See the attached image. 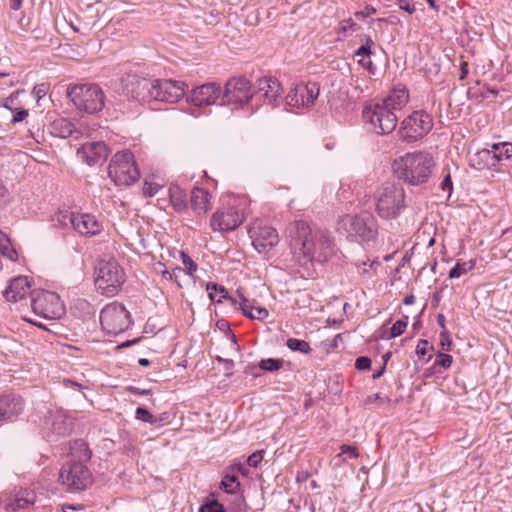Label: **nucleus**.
<instances>
[{
  "label": "nucleus",
  "mask_w": 512,
  "mask_h": 512,
  "mask_svg": "<svg viewBox=\"0 0 512 512\" xmlns=\"http://www.w3.org/2000/svg\"><path fill=\"white\" fill-rule=\"evenodd\" d=\"M185 94L183 82L170 79H154L152 100L161 102H177Z\"/></svg>",
  "instance_id": "obj_18"
},
{
  "label": "nucleus",
  "mask_w": 512,
  "mask_h": 512,
  "mask_svg": "<svg viewBox=\"0 0 512 512\" xmlns=\"http://www.w3.org/2000/svg\"><path fill=\"white\" fill-rule=\"evenodd\" d=\"M33 312L44 319L56 320L65 315V305L60 296L47 290H35L31 293Z\"/></svg>",
  "instance_id": "obj_8"
},
{
  "label": "nucleus",
  "mask_w": 512,
  "mask_h": 512,
  "mask_svg": "<svg viewBox=\"0 0 512 512\" xmlns=\"http://www.w3.org/2000/svg\"><path fill=\"white\" fill-rule=\"evenodd\" d=\"M432 127V116L424 110H418L403 119L398 135L404 142L413 143L428 134Z\"/></svg>",
  "instance_id": "obj_10"
},
{
  "label": "nucleus",
  "mask_w": 512,
  "mask_h": 512,
  "mask_svg": "<svg viewBox=\"0 0 512 512\" xmlns=\"http://www.w3.org/2000/svg\"><path fill=\"white\" fill-rule=\"evenodd\" d=\"M344 25L340 27V32H347V31H356L358 29V26L355 22H353L352 19H348L344 21Z\"/></svg>",
  "instance_id": "obj_56"
},
{
  "label": "nucleus",
  "mask_w": 512,
  "mask_h": 512,
  "mask_svg": "<svg viewBox=\"0 0 512 512\" xmlns=\"http://www.w3.org/2000/svg\"><path fill=\"white\" fill-rule=\"evenodd\" d=\"M362 116L365 123L369 125V129L378 135L391 133L398 122V115L378 102L365 106Z\"/></svg>",
  "instance_id": "obj_11"
},
{
  "label": "nucleus",
  "mask_w": 512,
  "mask_h": 512,
  "mask_svg": "<svg viewBox=\"0 0 512 512\" xmlns=\"http://www.w3.org/2000/svg\"><path fill=\"white\" fill-rule=\"evenodd\" d=\"M124 272L114 259L102 260L96 268L95 286L108 297L114 296L124 283Z\"/></svg>",
  "instance_id": "obj_6"
},
{
  "label": "nucleus",
  "mask_w": 512,
  "mask_h": 512,
  "mask_svg": "<svg viewBox=\"0 0 512 512\" xmlns=\"http://www.w3.org/2000/svg\"><path fill=\"white\" fill-rule=\"evenodd\" d=\"M23 0H9L10 8L17 11L21 8Z\"/></svg>",
  "instance_id": "obj_64"
},
{
  "label": "nucleus",
  "mask_w": 512,
  "mask_h": 512,
  "mask_svg": "<svg viewBox=\"0 0 512 512\" xmlns=\"http://www.w3.org/2000/svg\"><path fill=\"white\" fill-rule=\"evenodd\" d=\"M475 266L474 261L457 263L449 272L450 278H459L460 276L466 274L468 271L472 270Z\"/></svg>",
  "instance_id": "obj_38"
},
{
  "label": "nucleus",
  "mask_w": 512,
  "mask_h": 512,
  "mask_svg": "<svg viewBox=\"0 0 512 512\" xmlns=\"http://www.w3.org/2000/svg\"><path fill=\"white\" fill-rule=\"evenodd\" d=\"M441 188L444 192H448V195H451L452 190H453V184H452L451 177L449 174H447L444 177V179L441 183Z\"/></svg>",
  "instance_id": "obj_55"
},
{
  "label": "nucleus",
  "mask_w": 512,
  "mask_h": 512,
  "mask_svg": "<svg viewBox=\"0 0 512 512\" xmlns=\"http://www.w3.org/2000/svg\"><path fill=\"white\" fill-rule=\"evenodd\" d=\"M253 96L251 84L243 76L233 77L227 81L222 96L223 105L240 107L248 103Z\"/></svg>",
  "instance_id": "obj_16"
},
{
  "label": "nucleus",
  "mask_w": 512,
  "mask_h": 512,
  "mask_svg": "<svg viewBox=\"0 0 512 512\" xmlns=\"http://www.w3.org/2000/svg\"><path fill=\"white\" fill-rule=\"evenodd\" d=\"M284 360L282 359H275V358H268V359H262L258 366L262 370L274 372L283 367Z\"/></svg>",
  "instance_id": "obj_39"
},
{
  "label": "nucleus",
  "mask_w": 512,
  "mask_h": 512,
  "mask_svg": "<svg viewBox=\"0 0 512 512\" xmlns=\"http://www.w3.org/2000/svg\"><path fill=\"white\" fill-rule=\"evenodd\" d=\"M69 454L71 456L70 461H81L85 464L87 461L91 459V451L88 447V444L82 440H74L70 442Z\"/></svg>",
  "instance_id": "obj_30"
},
{
  "label": "nucleus",
  "mask_w": 512,
  "mask_h": 512,
  "mask_svg": "<svg viewBox=\"0 0 512 512\" xmlns=\"http://www.w3.org/2000/svg\"><path fill=\"white\" fill-rule=\"evenodd\" d=\"M24 402L20 396L7 394L0 396V421H11L22 413Z\"/></svg>",
  "instance_id": "obj_26"
},
{
  "label": "nucleus",
  "mask_w": 512,
  "mask_h": 512,
  "mask_svg": "<svg viewBox=\"0 0 512 512\" xmlns=\"http://www.w3.org/2000/svg\"><path fill=\"white\" fill-rule=\"evenodd\" d=\"M50 132L53 136L59 138L74 137L78 139L84 132L75 126V124L67 118L55 119L50 125Z\"/></svg>",
  "instance_id": "obj_28"
},
{
  "label": "nucleus",
  "mask_w": 512,
  "mask_h": 512,
  "mask_svg": "<svg viewBox=\"0 0 512 512\" xmlns=\"http://www.w3.org/2000/svg\"><path fill=\"white\" fill-rule=\"evenodd\" d=\"M254 248L259 253H266L279 241L276 229L271 226L254 224L249 230Z\"/></svg>",
  "instance_id": "obj_20"
},
{
  "label": "nucleus",
  "mask_w": 512,
  "mask_h": 512,
  "mask_svg": "<svg viewBox=\"0 0 512 512\" xmlns=\"http://www.w3.org/2000/svg\"><path fill=\"white\" fill-rule=\"evenodd\" d=\"M124 82L127 95L140 101L152 100L154 80L136 75H128Z\"/></svg>",
  "instance_id": "obj_21"
},
{
  "label": "nucleus",
  "mask_w": 512,
  "mask_h": 512,
  "mask_svg": "<svg viewBox=\"0 0 512 512\" xmlns=\"http://www.w3.org/2000/svg\"><path fill=\"white\" fill-rule=\"evenodd\" d=\"M160 189L161 186L159 184L146 181L143 185V194L148 197H153Z\"/></svg>",
  "instance_id": "obj_45"
},
{
  "label": "nucleus",
  "mask_w": 512,
  "mask_h": 512,
  "mask_svg": "<svg viewBox=\"0 0 512 512\" xmlns=\"http://www.w3.org/2000/svg\"><path fill=\"white\" fill-rule=\"evenodd\" d=\"M199 512H225V509L221 503L217 500H213L209 503L202 505Z\"/></svg>",
  "instance_id": "obj_41"
},
{
  "label": "nucleus",
  "mask_w": 512,
  "mask_h": 512,
  "mask_svg": "<svg viewBox=\"0 0 512 512\" xmlns=\"http://www.w3.org/2000/svg\"><path fill=\"white\" fill-rule=\"evenodd\" d=\"M264 98L266 104L276 107L279 105V99L282 92L280 82L273 77H263L258 80V91Z\"/></svg>",
  "instance_id": "obj_25"
},
{
  "label": "nucleus",
  "mask_w": 512,
  "mask_h": 512,
  "mask_svg": "<svg viewBox=\"0 0 512 512\" xmlns=\"http://www.w3.org/2000/svg\"><path fill=\"white\" fill-rule=\"evenodd\" d=\"M408 101L409 93L407 89L404 86H398L391 90L387 97L378 101V103L397 115L406 106Z\"/></svg>",
  "instance_id": "obj_27"
},
{
  "label": "nucleus",
  "mask_w": 512,
  "mask_h": 512,
  "mask_svg": "<svg viewBox=\"0 0 512 512\" xmlns=\"http://www.w3.org/2000/svg\"><path fill=\"white\" fill-rule=\"evenodd\" d=\"M407 326V321L404 320H398L396 321L390 330V337L395 338L400 335H402L405 331V328Z\"/></svg>",
  "instance_id": "obj_44"
},
{
  "label": "nucleus",
  "mask_w": 512,
  "mask_h": 512,
  "mask_svg": "<svg viewBox=\"0 0 512 512\" xmlns=\"http://www.w3.org/2000/svg\"><path fill=\"white\" fill-rule=\"evenodd\" d=\"M342 455L346 456L344 458V460H346L347 458H350V459L357 458L359 456V453L355 446L343 444L340 447V453L338 456H342Z\"/></svg>",
  "instance_id": "obj_42"
},
{
  "label": "nucleus",
  "mask_w": 512,
  "mask_h": 512,
  "mask_svg": "<svg viewBox=\"0 0 512 512\" xmlns=\"http://www.w3.org/2000/svg\"><path fill=\"white\" fill-rule=\"evenodd\" d=\"M263 455H264L263 450H258L256 452H254L253 454H251L247 459L248 465L256 468L258 466V464L263 460Z\"/></svg>",
  "instance_id": "obj_48"
},
{
  "label": "nucleus",
  "mask_w": 512,
  "mask_h": 512,
  "mask_svg": "<svg viewBox=\"0 0 512 512\" xmlns=\"http://www.w3.org/2000/svg\"><path fill=\"white\" fill-rule=\"evenodd\" d=\"M433 166V158L428 153L414 152L396 159L393 169L399 179L411 185H420L428 180Z\"/></svg>",
  "instance_id": "obj_2"
},
{
  "label": "nucleus",
  "mask_w": 512,
  "mask_h": 512,
  "mask_svg": "<svg viewBox=\"0 0 512 512\" xmlns=\"http://www.w3.org/2000/svg\"><path fill=\"white\" fill-rule=\"evenodd\" d=\"M376 401H379L380 403H389L390 398L388 396H383L381 393H375L373 395H369L365 399V404H373Z\"/></svg>",
  "instance_id": "obj_51"
},
{
  "label": "nucleus",
  "mask_w": 512,
  "mask_h": 512,
  "mask_svg": "<svg viewBox=\"0 0 512 512\" xmlns=\"http://www.w3.org/2000/svg\"><path fill=\"white\" fill-rule=\"evenodd\" d=\"M460 80H463L467 77L468 75V63L467 62H462L461 65H460Z\"/></svg>",
  "instance_id": "obj_62"
},
{
  "label": "nucleus",
  "mask_w": 512,
  "mask_h": 512,
  "mask_svg": "<svg viewBox=\"0 0 512 512\" xmlns=\"http://www.w3.org/2000/svg\"><path fill=\"white\" fill-rule=\"evenodd\" d=\"M0 253L10 260L17 259L16 250L11 246L10 239L2 231H0Z\"/></svg>",
  "instance_id": "obj_35"
},
{
  "label": "nucleus",
  "mask_w": 512,
  "mask_h": 512,
  "mask_svg": "<svg viewBox=\"0 0 512 512\" xmlns=\"http://www.w3.org/2000/svg\"><path fill=\"white\" fill-rule=\"evenodd\" d=\"M206 289L208 291L209 298L213 302L220 303L222 302V299L228 298V292L222 286L218 287L214 283H208Z\"/></svg>",
  "instance_id": "obj_36"
},
{
  "label": "nucleus",
  "mask_w": 512,
  "mask_h": 512,
  "mask_svg": "<svg viewBox=\"0 0 512 512\" xmlns=\"http://www.w3.org/2000/svg\"><path fill=\"white\" fill-rule=\"evenodd\" d=\"M429 347V343L427 340H420L416 346V354L419 358H423L426 353L427 349Z\"/></svg>",
  "instance_id": "obj_54"
},
{
  "label": "nucleus",
  "mask_w": 512,
  "mask_h": 512,
  "mask_svg": "<svg viewBox=\"0 0 512 512\" xmlns=\"http://www.w3.org/2000/svg\"><path fill=\"white\" fill-rule=\"evenodd\" d=\"M100 323L107 334L118 335L130 326V314L124 305L113 302L101 310Z\"/></svg>",
  "instance_id": "obj_13"
},
{
  "label": "nucleus",
  "mask_w": 512,
  "mask_h": 512,
  "mask_svg": "<svg viewBox=\"0 0 512 512\" xmlns=\"http://www.w3.org/2000/svg\"><path fill=\"white\" fill-rule=\"evenodd\" d=\"M372 361L369 357L360 356L355 361V368L358 370H369L371 368Z\"/></svg>",
  "instance_id": "obj_47"
},
{
  "label": "nucleus",
  "mask_w": 512,
  "mask_h": 512,
  "mask_svg": "<svg viewBox=\"0 0 512 512\" xmlns=\"http://www.w3.org/2000/svg\"><path fill=\"white\" fill-rule=\"evenodd\" d=\"M376 211L381 218L392 219L404 208L405 192L395 183H384L375 192Z\"/></svg>",
  "instance_id": "obj_5"
},
{
  "label": "nucleus",
  "mask_w": 512,
  "mask_h": 512,
  "mask_svg": "<svg viewBox=\"0 0 512 512\" xmlns=\"http://www.w3.org/2000/svg\"><path fill=\"white\" fill-rule=\"evenodd\" d=\"M182 263L184 265V271L188 274H192L197 269V264L184 252H181Z\"/></svg>",
  "instance_id": "obj_46"
},
{
  "label": "nucleus",
  "mask_w": 512,
  "mask_h": 512,
  "mask_svg": "<svg viewBox=\"0 0 512 512\" xmlns=\"http://www.w3.org/2000/svg\"><path fill=\"white\" fill-rule=\"evenodd\" d=\"M108 176L119 187L134 184L140 177V171L133 153L129 150L115 153L108 166Z\"/></svg>",
  "instance_id": "obj_3"
},
{
  "label": "nucleus",
  "mask_w": 512,
  "mask_h": 512,
  "mask_svg": "<svg viewBox=\"0 0 512 512\" xmlns=\"http://www.w3.org/2000/svg\"><path fill=\"white\" fill-rule=\"evenodd\" d=\"M170 202L173 208L181 212L187 208L186 194L178 186L169 189Z\"/></svg>",
  "instance_id": "obj_34"
},
{
  "label": "nucleus",
  "mask_w": 512,
  "mask_h": 512,
  "mask_svg": "<svg viewBox=\"0 0 512 512\" xmlns=\"http://www.w3.org/2000/svg\"><path fill=\"white\" fill-rule=\"evenodd\" d=\"M240 487L238 476L234 473H226L220 483V489L228 494H237Z\"/></svg>",
  "instance_id": "obj_33"
},
{
  "label": "nucleus",
  "mask_w": 512,
  "mask_h": 512,
  "mask_svg": "<svg viewBox=\"0 0 512 512\" xmlns=\"http://www.w3.org/2000/svg\"><path fill=\"white\" fill-rule=\"evenodd\" d=\"M486 161L491 160V165L496 166L504 161L510 160L512 157V143L499 142L494 143L490 148H484L478 153Z\"/></svg>",
  "instance_id": "obj_24"
},
{
  "label": "nucleus",
  "mask_w": 512,
  "mask_h": 512,
  "mask_svg": "<svg viewBox=\"0 0 512 512\" xmlns=\"http://www.w3.org/2000/svg\"><path fill=\"white\" fill-rule=\"evenodd\" d=\"M373 45V41L369 35H365V44L360 46L356 52V56H369L371 54V47Z\"/></svg>",
  "instance_id": "obj_43"
},
{
  "label": "nucleus",
  "mask_w": 512,
  "mask_h": 512,
  "mask_svg": "<svg viewBox=\"0 0 512 512\" xmlns=\"http://www.w3.org/2000/svg\"><path fill=\"white\" fill-rule=\"evenodd\" d=\"M399 8L408 12L409 14H413L416 10L415 4L412 0H399Z\"/></svg>",
  "instance_id": "obj_53"
},
{
  "label": "nucleus",
  "mask_w": 512,
  "mask_h": 512,
  "mask_svg": "<svg viewBox=\"0 0 512 512\" xmlns=\"http://www.w3.org/2000/svg\"><path fill=\"white\" fill-rule=\"evenodd\" d=\"M221 94L220 84L209 82L195 87L187 97V102L195 107L210 106L217 102Z\"/></svg>",
  "instance_id": "obj_19"
},
{
  "label": "nucleus",
  "mask_w": 512,
  "mask_h": 512,
  "mask_svg": "<svg viewBox=\"0 0 512 512\" xmlns=\"http://www.w3.org/2000/svg\"><path fill=\"white\" fill-rule=\"evenodd\" d=\"M183 273H184V269L181 267H175L174 269H172V280H174L179 287H180V283L178 282V277L180 276V274H183Z\"/></svg>",
  "instance_id": "obj_60"
},
{
  "label": "nucleus",
  "mask_w": 512,
  "mask_h": 512,
  "mask_svg": "<svg viewBox=\"0 0 512 512\" xmlns=\"http://www.w3.org/2000/svg\"><path fill=\"white\" fill-rule=\"evenodd\" d=\"M319 86L317 83H300L287 94L286 105L292 108L310 107L319 96Z\"/></svg>",
  "instance_id": "obj_17"
},
{
  "label": "nucleus",
  "mask_w": 512,
  "mask_h": 512,
  "mask_svg": "<svg viewBox=\"0 0 512 512\" xmlns=\"http://www.w3.org/2000/svg\"><path fill=\"white\" fill-rule=\"evenodd\" d=\"M210 194L207 190L199 187L191 191V207L197 216H205L209 210Z\"/></svg>",
  "instance_id": "obj_29"
},
{
  "label": "nucleus",
  "mask_w": 512,
  "mask_h": 512,
  "mask_svg": "<svg viewBox=\"0 0 512 512\" xmlns=\"http://www.w3.org/2000/svg\"><path fill=\"white\" fill-rule=\"evenodd\" d=\"M108 155L109 149L102 141L87 142L77 150V156L89 166L104 162Z\"/></svg>",
  "instance_id": "obj_22"
},
{
  "label": "nucleus",
  "mask_w": 512,
  "mask_h": 512,
  "mask_svg": "<svg viewBox=\"0 0 512 512\" xmlns=\"http://www.w3.org/2000/svg\"><path fill=\"white\" fill-rule=\"evenodd\" d=\"M376 13V9L373 7V6H370V5H367L365 7V12L364 11H360V12H356V17H366L368 15H371V14H374Z\"/></svg>",
  "instance_id": "obj_58"
},
{
  "label": "nucleus",
  "mask_w": 512,
  "mask_h": 512,
  "mask_svg": "<svg viewBox=\"0 0 512 512\" xmlns=\"http://www.w3.org/2000/svg\"><path fill=\"white\" fill-rule=\"evenodd\" d=\"M67 96L74 106L87 113L93 114L103 109L105 95L97 84H74L67 88Z\"/></svg>",
  "instance_id": "obj_4"
},
{
  "label": "nucleus",
  "mask_w": 512,
  "mask_h": 512,
  "mask_svg": "<svg viewBox=\"0 0 512 512\" xmlns=\"http://www.w3.org/2000/svg\"><path fill=\"white\" fill-rule=\"evenodd\" d=\"M31 284L27 277L19 276L11 279L5 290L3 296L9 302H18L25 300L27 295H31Z\"/></svg>",
  "instance_id": "obj_23"
},
{
  "label": "nucleus",
  "mask_w": 512,
  "mask_h": 512,
  "mask_svg": "<svg viewBox=\"0 0 512 512\" xmlns=\"http://www.w3.org/2000/svg\"><path fill=\"white\" fill-rule=\"evenodd\" d=\"M9 192L3 182L0 180V200L6 199Z\"/></svg>",
  "instance_id": "obj_63"
},
{
  "label": "nucleus",
  "mask_w": 512,
  "mask_h": 512,
  "mask_svg": "<svg viewBox=\"0 0 512 512\" xmlns=\"http://www.w3.org/2000/svg\"><path fill=\"white\" fill-rule=\"evenodd\" d=\"M286 345L291 351L300 352L302 354H309L312 351L307 341L297 338H289Z\"/></svg>",
  "instance_id": "obj_37"
},
{
  "label": "nucleus",
  "mask_w": 512,
  "mask_h": 512,
  "mask_svg": "<svg viewBox=\"0 0 512 512\" xmlns=\"http://www.w3.org/2000/svg\"><path fill=\"white\" fill-rule=\"evenodd\" d=\"M128 390L133 393V394H136V395H148L150 394V390L149 389H140V388H137V387H133V386H130L128 388Z\"/></svg>",
  "instance_id": "obj_59"
},
{
  "label": "nucleus",
  "mask_w": 512,
  "mask_h": 512,
  "mask_svg": "<svg viewBox=\"0 0 512 512\" xmlns=\"http://www.w3.org/2000/svg\"><path fill=\"white\" fill-rule=\"evenodd\" d=\"M62 485L71 491H82L92 484V473L81 461H68L59 471Z\"/></svg>",
  "instance_id": "obj_12"
},
{
  "label": "nucleus",
  "mask_w": 512,
  "mask_h": 512,
  "mask_svg": "<svg viewBox=\"0 0 512 512\" xmlns=\"http://www.w3.org/2000/svg\"><path fill=\"white\" fill-rule=\"evenodd\" d=\"M36 499L35 493L29 490H23L18 494L12 501H10L6 507L12 511L24 509L34 504Z\"/></svg>",
  "instance_id": "obj_31"
},
{
  "label": "nucleus",
  "mask_w": 512,
  "mask_h": 512,
  "mask_svg": "<svg viewBox=\"0 0 512 512\" xmlns=\"http://www.w3.org/2000/svg\"><path fill=\"white\" fill-rule=\"evenodd\" d=\"M47 91H48L47 84L42 83L33 88L32 95L39 102L47 94Z\"/></svg>",
  "instance_id": "obj_50"
},
{
  "label": "nucleus",
  "mask_w": 512,
  "mask_h": 512,
  "mask_svg": "<svg viewBox=\"0 0 512 512\" xmlns=\"http://www.w3.org/2000/svg\"><path fill=\"white\" fill-rule=\"evenodd\" d=\"M28 114L29 112L26 109H21L17 111L12 119V123L15 124L23 121L28 116Z\"/></svg>",
  "instance_id": "obj_57"
},
{
  "label": "nucleus",
  "mask_w": 512,
  "mask_h": 512,
  "mask_svg": "<svg viewBox=\"0 0 512 512\" xmlns=\"http://www.w3.org/2000/svg\"><path fill=\"white\" fill-rule=\"evenodd\" d=\"M135 417L136 419L149 424H156L159 422L154 415H152L146 408L143 407H138L136 409Z\"/></svg>",
  "instance_id": "obj_40"
},
{
  "label": "nucleus",
  "mask_w": 512,
  "mask_h": 512,
  "mask_svg": "<svg viewBox=\"0 0 512 512\" xmlns=\"http://www.w3.org/2000/svg\"><path fill=\"white\" fill-rule=\"evenodd\" d=\"M245 219L241 200L233 199L227 206L218 208L211 216L210 227L213 231L230 232L239 227Z\"/></svg>",
  "instance_id": "obj_7"
},
{
  "label": "nucleus",
  "mask_w": 512,
  "mask_h": 512,
  "mask_svg": "<svg viewBox=\"0 0 512 512\" xmlns=\"http://www.w3.org/2000/svg\"><path fill=\"white\" fill-rule=\"evenodd\" d=\"M293 253L305 261L324 263L331 260L338 249L329 231L315 230L302 220L294 221L289 227Z\"/></svg>",
  "instance_id": "obj_1"
},
{
  "label": "nucleus",
  "mask_w": 512,
  "mask_h": 512,
  "mask_svg": "<svg viewBox=\"0 0 512 512\" xmlns=\"http://www.w3.org/2000/svg\"><path fill=\"white\" fill-rule=\"evenodd\" d=\"M236 504L238 505V512L246 511V504H245V499L243 498V496H241V495L237 496Z\"/></svg>",
  "instance_id": "obj_61"
},
{
  "label": "nucleus",
  "mask_w": 512,
  "mask_h": 512,
  "mask_svg": "<svg viewBox=\"0 0 512 512\" xmlns=\"http://www.w3.org/2000/svg\"><path fill=\"white\" fill-rule=\"evenodd\" d=\"M74 419L63 409L54 408L47 412L42 423V430L48 440H57L71 434Z\"/></svg>",
  "instance_id": "obj_14"
},
{
  "label": "nucleus",
  "mask_w": 512,
  "mask_h": 512,
  "mask_svg": "<svg viewBox=\"0 0 512 512\" xmlns=\"http://www.w3.org/2000/svg\"><path fill=\"white\" fill-rule=\"evenodd\" d=\"M57 221L63 226L71 225L75 231L85 237H92L102 231V224L89 213H75L72 211H60Z\"/></svg>",
  "instance_id": "obj_15"
},
{
  "label": "nucleus",
  "mask_w": 512,
  "mask_h": 512,
  "mask_svg": "<svg viewBox=\"0 0 512 512\" xmlns=\"http://www.w3.org/2000/svg\"><path fill=\"white\" fill-rule=\"evenodd\" d=\"M437 324L441 327L442 331L440 333V340L448 339V331L446 329V318L443 314H438L436 316Z\"/></svg>",
  "instance_id": "obj_52"
},
{
  "label": "nucleus",
  "mask_w": 512,
  "mask_h": 512,
  "mask_svg": "<svg viewBox=\"0 0 512 512\" xmlns=\"http://www.w3.org/2000/svg\"><path fill=\"white\" fill-rule=\"evenodd\" d=\"M239 305L244 315L251 319L264 320L269 315L268 310L263 307H258L257 313H254V301H250L246 298H242V301L240 302Z\"/></svg>",
  "instance_id": "obj_32"
},
{
  "label": "nucleus",
  "mask_w": 512,
  "mask_h": 512,
  "mask_svg": "<svg viewBox=\"0 0 512 512\" xmlns=\"http://www.w3.org/2000/svg\"><path fill=\"white\" fill-rule=\"evenodd\" d=\"M339 229L346 231L348 236L371 241L377 235V222L369 212H362L354 216L345 215L339 221Z\"/></svg>",
  "instance_id": "obj_9"
},
{
  "label": "nucleus",
  "mask_w": 512,
  "mask_h": 512,
  "mask_svg": "<svg viewBox=\"0 0 512 512\" xmlns=\"http://www.w3.org/2000/svg\"><path fill=\"white\" fill-rule=\"evenodd\" d=\"M452 361H453V359H452L451 355L439 353L435 364L440 365L441 367L447 369L451 366Z\"/></svg>",
  "instance_id": "obj_49"
}]
</instances>
